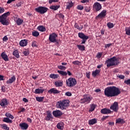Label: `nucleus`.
I'll return each mask as SVG.
<instances>
[{
	"label": "nucleus",
	"mask_w": 130,
	"mask_h": 130,
	"mask_svg": "<svg viewBox=\"0 0 130 130\" xmlns=\"http://www.w3.org/2000/svg\"><path fill=\"white\" fill-rule=\"evenodd\" d=\"M70 105V101L63 100L62 101H59L56 103V108H59L61 110H66L67 107H69Z\"/></svg>",
	"instance_id": "obj_1"
},
{
	"label": "nucleus",
	"mask_w": 130,
	"mask_h": 130,
	"mask_svg": "<svg viewBox=\"0 0 130 130\" xmlns=\"http://www.w3.org/2000/svg\"><path fill=\"white\" fill-rule=\"evenodd\" d=\"M10 15H11V13L10 12H7L0 16V23H1L2 25L6 26L9 25V21L7 20V18H8V16H10Z\"/></svg>",
	"instance_id": "obj_2"
},
{
	"label": "nucleus",
	"mask_w": 130,
	"mask_h": 130,
	"mask_svg": "<svg viewBox=\"0 0 130 130\" xmlns=\"http://www.w3.org/2000/svg\"><path fill=\"white\" fill-rule=\"evenodd\" d=\"M105 96L107 97H114V86H109L105 89Z\"/></svg>",
	"instance_id": "obj_3"
},
{
	"label": "nucleus",
	"mask_w": 130,
	"mask_h": 130,
	"mask_svg": "<svg viewBox=\"0 0 130 130\" xmlns=\"http://www.w3.org/2000/svg\"><path fill=\"white\" fill-rule=\"evenodd\" d=\"M58 37L57 34L53 32L49 35V41L52 43H56V45L57 46V45H59V42L57 39Z\"/></svg>",
	"instance_id": "obj_4"
},
{
	"label": "nucleus",
	"mask_w": 130,
	"mask_h": 130,
	"mask_svg": "<svg viewBox=\"0 0 130 130\" xmlns=\"http://www.w3.org/2000/svg\"><path fill=\"white\" fill-rule=\"evenodd\" d=\"M93 99V98L89 95L86 94L83 96V98L80 100V103L85 104H89L90 102H91V100Z\"/></svg>",
	"instance_id": "obj_5"
},
{
	"label": "nucleus",
	"mask_w": 130,
	"mask_h": 130,
	"mask_svg": "<svg viewBox=\"0 0 130 130\" xmlns=\"http://www.w3.org/2000/svg\"><path fill=\"white\" fill-rule=\"evenodd\" d=\"M66 85L68 87H74L77 85V80L75 78L70 77L66 80Z\"/></svg>",
	"instance_id": "obj_6"
},
{
	"label": "nucleus",
	"mask_w": 130,
	"mask_h": 130,
	"mask_svg": "<svg viewBox=\"0 0 130 130\" xmlns=\"http://www.w3.org/2000/svg\"><path fill=\"white\" fill-rule=\"evenodd\" d=\"M35 11H36L37 13H39L40 14L43 15V14H45V13L47 12V11H48V8L43 6H40L35 8Z\"/></svg>",
	"instance_id": "obj_7"
},
{
	"label": "nucleus",
	"mask_w": 130,
	"mask_h": 130,
	"mask_svg": "<svg viewBox=\"0 0 130 130\" xmlns=\"http://www.w3.org/2000/svg\"><path fill=\"white\" fill-rule=\"evenodd\" d=\"M105 64H106L107 68H111L114 66V56L110 58H108L105 62Z\"/></svg>",
	"instance_id": "obj_8"
},
{
	"label": "nucleus",
	"mask_w": 130,
	"mask_h": 130,
	"mask_svg": "<svg viewBox=\"0 0 130 130\" xmlns=\"http://www.w3.org/2000/svg\"><path fill=\"white\" fill-rule=\"evenodd\" d=\"M78 37L80 38V39L82 40L81 44H85L86 43V41L89 39V36H86L85 34L83 32H79Z\"/></svg>",
	"instance_id": "obj_9"
},
{
	"label": "nucleus",
	"mask_w": 130,
	"mask_h": 130,
	"mask_svg": "<svg viewBox=\"0 0 130 130\" xmlns=\"http://www.w3.org/2000/svg\"><path fill=\"white\" fill-rule=\"evenodd\" d=\"M102 9L101 4L98 2L95 3L93 5V10L95 12H99Z\"/></svg>",
	"instance_id": "obj_10"
},
{
	"label": "nucleus",
	"mask_w": 130,
	"mask_h": 130,
	"mask_svg": "<svg viewBox=\"0 0 130 130\" xmlns=\"http://www.w3.org/2000/svg\"><path fill=\"white\" fill-rule=\"evenodd\" d=\"M52 114L54 117L59 118V117L62 115L63 113L61 111L59 110H56L52 112Z\"/></svg>",
	"instance_id": "obj_11"
},
{
	"label": "nucleus",
	"mask_w": 130,
	"mask_h": 130,
	"mask_svg": "<svg viewBox=\"0 0 130 130\" xmlns=\"http://www.w3.org/2000/svg\"><path fill=\"white\" fill-rule=\"evenodd\" d=\"M107 11L105 10H103L98 16L95 17V19L98 20V19H102L103 18H105L107 15Z\"/></svg>",
	"instance_id": "obj_12"
},
{
	"label": "nucleus",
	"mask_w": 130,
	"mask_h": 130,
	"mask_svg": "<svg viewBox=\"0 0 130 130\" xmlns=\"http://www.w3.org/2000/svg\"><path fill=\"white\" fill-rule=\"evenodd\" d=\"M53 117L52 116V113H51V111H48L47 116L45 118V120L49 121V120H51V119H53Z\"/></svg>",
	"instance_id": "obj_13"
},
{
	"label": "nucleus",
	"mask_w": 130,
	"mask_h": 130,
	"mask_svg": "<svg viewBox=\"0 0 130 130\" xmlns=\"http://www.w3.org/2000/svg\"><path fill=\"white\" fill-rule=\"evenodd\" d=\"M8 104H9V103L8 102V100L7 99H3L0 101L1 106L4 108H5L6 106L8 105Z\"/></svg>",
	"instance_id": "obj_14"
},
{
	"label": "nucleus",
	"mask_w": 130,
	"mask_h": 130,
	"mask_svg": "<svg viewBox=\"0 0 130 130\" xmlns=\"http://www.w3.org/2000/svg\"><path fill=\"white\" fill-rule=\"evenodd\" d=\"M48 92L49 93V94H59V93H60V91H59V90H57V89H56V88H52L50 89L48 91Z\"/></svg>",
	"instance_id": "obj_15"
},
{
	"label": "nucleus",
	"mask_w": 130,
	"mask_h": 130,
	"mask_svg": "<svg viewBox=\"0 0 130 130\" xmlns=\"http://www.w3.org/2000/svg\"><path fill=\"white\" fill-rule=\"evenodd\" d=\"M27 45H28V40L27 39L22 40L19 42V45L20 46H21V47H24L25 46H27Z\"/></svg>",
	"instance_id": "obj_16"
},
{
	"label": "nucleus",
	"mask_w": 130,
	"mask_h": 130,
	"mask_svg": "<svg viewBox=\"0 0 130 130\" xmlns=\"http://www.w3.org/2000/svg\"><path fill=\"white\" fill-rule=\"evenodd\" d=\"M19 126L20 127L21 129L22 130H26L28 129L29 125L28 124L23 122L19 124Z\"/></svg>",
	"instance_id": "obj_17"
},
{
	"label": "nucleus",
	"mask_w": 130,
	"mask_h": 130,
	"mask_svg": "<svg viewBox=\"0 0 130 130\" xmlns=\"http://www.w3.org/2000/svg\"><path fill=\"white\" fill-rule=\"evenodd\" d=\"M15 82H16V77L15 76H13L11 78L7 81L6 83L9 85L10 84H13Z\"/></svg>",
	"instance_id": "obj_18"
},
{
	"label": "nucleus",
	"mask_w": 130,
	"mask_h": 130,
	"mask_svg": "<svg viewBox=\"0 0 130 130\" xmlns=\"http://www.w3.org/2000/svg\"><path fill=\"white\" fill-rule=\"evenodd\" d=\"M101 113H102V114H109L111 113V110L107 108H104L101 110Z\"/></svg>",
	"instance_id": "obj_19"
},
{
	"label": "nucleus",
	"mask_w": 130,
	"mask_h": 130,
	"mask_svg": "<svg viewBox=\"0 0 130 130\" xmlns=\"http://www.w3.org/2000/svg\"><path fill=\"white\" fill-rule=\"evenodd\" d=\"M100 72H101V70L96 69L95 71H93L92 73V76L93 77V78H96L97 76H99L100 75Z\"/></svg>",
	"instance_id": "obj_20"
},
{
	"label": "nucleus",
	"mask_w": 130,
	"mask_h": 130,
	"mask_svg": "<svg viewBox=\"0 0 130 130\" xmlns=\"http://www.w3.org/2000/svg\"><path fill=\"white\" fill-rule=\"evenodd\" d=\"M1 56L5 61H9V57H8V55L6 54V52H2L1 54Z\"/></svg>",
	"instance_id": "obj_21"
},
{
	"label": "nucleus",
	"mask_w": 130,
	"mask_h": 130,
	"mask_svg": "<svg viewBox=\"0 0 130 130\" xmlns=\"http://www.w3.org/2000/svg\"><path fill=\"white\" fill-rule=\"evenodd\" d=\"M121 93V91H120V89L119 88L114 87V96H118L119 94Z\"/></svg>",
	"instance_id": "obj_22"
},
{
	"label": "nucleus",
	"mask_w": 130,
	"mask_h": 130,
	"mask_svg": "<svg viewBox=\"0 0 130 130\" xmlns=\"http://www.w3.org/2000/svg\"><path fill=\"white\" fill-rule=\"evenodd\" d=\"M73 7H74V3L72 1L67 3L66 7L67 10H70Z\"/></svg>",
	"instance_id": "obj_23"
},
{
	"label": "nucleus",
	"mask_w": 130,
	"mask_h": 130,
	"mask_svg": "<svg viewBox=\"0 0 130 130\" xmlns=\"http://www.w3.org/2000/svg\"><path fill=\"white\" fill-rule=\"evenodd\" d=\"M75 28H76L78 30H79V31H81V30H83V25H82L81 23L80 24V26H79V24L76 23L74 25Z\"/></svg>",
	"instance_id": "obj_24"
},
{
	"label": "nucleus",
	"mask_w": 130,
	"mask_h": 130,
	"mask_svg": "<svg viewBox=\"0 0 130 130\" xmlns=\"http://www.w3.org/2000/svg\"><path fill=\"white\" fill-rule=\"evenodd\" d=\"M13 55L15 56L16 58H20V54L19 53V51L18 50H15L13 52Z\"/></svg>",
	"instance_id": "obj_25"
},
{
	"label": "nucleus",
	"mask_w": 130,
	"mask_h": 130,
	"mask_svg": "<svg viewBox=\"0 0 130 130\" xmlns=\"http://www.w3.org/2000/svg\"><path fill=\"white\" fill-rule=\"evenodd\" d=\"M37 29L41 32H45L46 31V28L43 25H40L38 26Z\"/></svg>",
	"instance_id": "obj_26"
},
{
	"label": "nucleus",
	"mask_w": 130,
	"mask_h": 130,
	"mask_svg": "<svg viewBox=\"0 0 130 130\" xmlns=\"http://www.w3.org/2000/svg\"><path fill=\"white\" fill-rule=\"evenodd\" d=\"M95 123H97V119L95 118L91 119L88 121V124H90V125H93Z\"/></svg>",
	"instance_id": "obj_27"
},
{
	"label": "nucleus",
	"mask_w": 130,
	"mask_h": 130,
	"mask_svg": "<svg viewBox=\"0 0 130 130\" xmlns=\"http://www.w3.org/2000/svg\"><path fill=\"white\" fill-rule=\"evenodd\" d=\"M44 92V89L37 88L35 89L34 93L35 94H42Z\"/></svg>",
	"instance_id": "obj_28"
},
{
	"label": "nucleus",
	"mask_w": 130,
	"mask_h": 130,
	"mask_svg": "<svg viewBox=\"0 0 130 130\" xmlns=\"http://www.w3.org/2000/svg\"><path fill=\"white\" fill-rule=\"evenodd\" d=\"M62 81L61 80H58L55 82V86H56V87H61L62 86Z\"/></svg>",
	"instance_id": "obj_29"
},
{
	"label": "nucleus",
	"mask_w": 130,
	"mask_h": 130,
	"mask_svg": "<svg viewBox=\"0 0 130 130\" xmlns=\"http://www.w3.org/2000/svg\"><path fill=\"white\" fill-rule=\"evenodd\" d=\"M3 121L4 122H6L7 123H13V120L7 117L4 118Z\"/></svg>",
	"instance_id": "obj_30"
},
{
	"label": "nucleus",
	"mask_w": 130,
	"mask_h": 130,
	"mask_svg": "<svg viewBox=\"0 0 130 130\" xmlns=\"http://www.w3.org/2000/svg\"><path fill=\"white\" fill-rule=\"evenodd\" d=\"M57 128L58 129H63V122H61L57 124Z\"/></svg>",
	"instance_id": "obj_31"
},
{
	"label": "nucleus",
	"mask_w": 130,
	"mask_h": 130,
	"mask_svg": "<svg viewBox=\"0 0 130 130\" xmlns=\"http://www.w3.org/2000/svg\"><path fill=\"white\" fill-rule=\"evenodd\" d=\"M120 59L119 58L114 57V66H118L120 63Z\"/></svg>",
	"instance_id": "obj_32"
},
{
	"label": "nucleus",
	"mask_w": 130,
	"mask_h": 130,
	"mask_svg": "<svg viewBox=\"0 0 130 130\" xmlns=\"http://www.w3.org/2000/svg\"><path fill=\"white\" fill-rule=\"evenodd\" d=\"M60 7V6L59 5H56V6L52 5L50 7V9H51V10H53L54 11H56L58 10V9H59Z\"/></svg>",
	"instance_id": "obj_33"
},
{
	"label": "nucleus",
	"mask_w": 130,
	"mask_h": 130,
	"mask_svg": "<svg viewBox=\"0 0 130 130\" xmlns=\"http://www.w3.org/2000/svg\"><path fill=\"white\" fill-rule=\"evenodd\" d=\"M57 73H58V74H59V75H61V76H68V73L65 71L58 70Z\"/></svg>",
	"instance_id": "obj_34"
},
{
	"label": "nucleus",
	"mask_w": 130,
	"mask_h": 130,
	"mask_svg": "<svg viewBox=\"0 0 130 130\" xmlns=\"http://www.w3.org/2000/svg\"><path fill=\"white\" fill-rule=\"evenodd\" d=\"M0 125H1V128H3V129H5V130L10 129V127H9L6 124H1Z\"/></svg>",
	"instance_id": "obj_35"
},
{
	"label": "nucleus",
	"mask_w": 130,
	"mask_h": 130,
	"mask_svg": "<svg viewBox=\"0 0 130 130\" xmlns=\"http://www.w3.org/2000/svg\"><path fill=\"white\" fill-rule=\"evenodd\" d=\"M29 49H25V50L22 52V54H24V56H28L29 55Z\"/></svg>",
	"instance_id": "obj_36"
},
{
	"label": "nucleus",
	"mask_w": 130,
	"mask_h": 130,
	"mask_svg": "<svg viewBox=\"0 0 130 130\" xmlns=\"http://www.w3.org/2000/svg\"><path fill=\"white\" fill-rule=\"evenodd\" d=\"M77 46L78 49L81 50V51H84V50H85V46L82 45H77Z\"/></svg>",
	"instance_id": "obj_37"
},
{
	"label": "nucleus",
	"mask_w": 130,
	"mask_h": 130,
	"mask_svg": "<svg viewBox=\"0 0 130 130\" xmlns=\"http://www.w3.org/2000/svg\"><path fill=\"white\" fill-rule=\"evenodd\" d=\"M118 103L117 102H114V111L115 112H117L118 111Z\"/></svg>",
	"instance_id": "obj_38"
},
{
	"label": "nucleus",
	"mask_w": 130,
	"mask_h": 130,
	"mask_svg": "<svg viewBox=\"0 0 130 130\" xmlns=\"http://www.w3.org/2000/svg\"><path fill=\"white\" fill-rule=\"evenodd\" d=\"M5 116L8 118H11V119H14V116H13L11 113L7 112L5 114Z\"/></svg>",
	"instance_id": "obj_39"
},
{
	"label": "nucleus",
	"mask_w": 130,
	"mask_h": 130,
	"mask_svg": "<svg viewBox=\"0 0 130 130\" xmlns=\"http://www.w3.org/2000/svg\"><path fill=\"white\" fill-rule=\"evenodd\" d=\"M125 35L130 36V26L125 28Z\"/></svg>",
	"instance_id": "obj_40"
},
{
	"label": "nucleus",
	"mask_w": 130,
	"mask_h": 130,
	"mask_svg": "<svg viewBox=\"0 0 130 130\" xmlns=\"http://www.w3.org/2000/svg\"><path fill=\"white\" fill-rule=\"evenodd\" d=\"M23 23V20L21 19L20 18H18L16 20V24L18 26H20V25H22Z\"/></svg>",
	"instance_id": "obj_41"
},
{
	"label": "nucleus",
	"mask_w": 130,
	"mask_h": 130,
	"mask_svg": "<svg viewBox=\"0 0 130 130\" xmlns=\"http://www.w3.org/2000/svg\"><path fill=\"white\" fill-rule=\"evenodd\" d=\"M58 77L59 76L58 74H52L50 75V78H51V79H57Z\"/></svg>",
	"instance_id": "obj_42"
},
{
	"label": "nucleus",
	"mask_w": 130,
	"mask_h": 130,
	"mask_svg": "<svg viewBox=\"0 0 130 130\" xmlns=\"http://www.w3.org/2000/svg\"><path fill=\"white\" fill-rule=\"evenodd\" d=\"M36 99L37 101L38 102H43V99H44V97L42 96H40V97H36Z\"/></svg>",
	"instance_id": "obj_43"
},
{
	"label": "nucleus",
	"mask_w": 130,
	"mask_h": 130,
	"mask_svg": "<svg viewBox=\"0 0 130 130\" xmlns=\"http://www.w3.org/2000/svg\"><path fill=\"white\" fill-rule=\"evenodd\" d=\"M32 35L34 37H38V36L39 35V32H38L36 30H35L32 32Z\"/></svg>",
	"instance_id": "obj_44"
},
{
	"label": "nucleus",
	"mask_w": 130,
	"mask_h": 130,
	"mask_svg": "<svg viewBox=\"0 0 130 130\" xmlns=\"http://www.w3.org/2000/svg\"><path fill=\"white\" fill-rule=\"evenodd\" d=\"M95 110V105L94 104H91L90 106V108L89 109V112H92Z\"/></svg>",
	"instance_id": "obj_45"
},
{
	"label": "nucleus",
	"mask_w": 130,
	"mask_h": 130,
	"mask_svg": "<svg viewBox=\"0 0 130 130\" xmlns=\"http://www.w3.org/2000/svg\"><path fill=\"white\" fill-rule=\"evenodd\" d=\"M125 122L122 119H118L116 120V123H124Z\"/></svg>",
	"instance_id": "obj_46"
},
{
	"label": "nucleus",
	"mask_w": 130,
	"mask_h": 130,
	"mask_svg": "<svg viewBox=\"0 0 130 130\" xmlns=\"http://www.w3.org/2000/svg\"><path fill=\"white\" fill-rule=\"evenodd\" d=\"M107 26L108 27V28H109V29H111V28H113V27H114V24L111 22H108L107 24Z\"/></svg>",
	"instance_id": "obj_47"
},
{
	"label": "nucleus",
	"mask_w": 130,
	"mask_h": 130,
	"mask_svg": "<svg viewBox=\"0 0 130 130\" xmlns=\"http://www.w3.org/2000/svg\"><path fill=\"white\" fill-rule=\"evenodd\" d=\"M84 9L85 12H86L87 13H89L91 11V7L90 6H85Z\"/></svg>",
	"instance_id": "obj_48"
},
{
	"label": "nucleus",
	"mask_w": 130,
	"mask_h": 130,
	"mask_svg": "<svg viewBox=\"0 0 130 130\" xmlns=\"http://www.w3.org/2000/svg\"><path fill=\"white\" fill-rule=\"evenodd\" d=\"M31 46L32 47H38V45H37V42H36V41H32Z\"/></svg>",
	"instance_id": "obj_49"
},
{
	"label": "nucleus",
	"mask_w": 130,
	"mask_h": 130,
	"mask_svg": "<svg viewBox=\"0 0 130 130\" xmlns=\"http://www.w3.org/2000/svg\"><path fill=\"white\" fill-rule=\"evenodd\" d=\"M76 9L77 10H79L80 11H82V10H84V6H82L81 5L77 6Z\"/></svg>",
	"instance_id": "obj_50"
},
{
	"label": "nucleus",
	"mask_w": 130,
	"mask_h": 130,
	"mask_svg": "<svg viewBox=\"0 0 130 130\" xmlns=\"http://www.w3.org/2000/svg\"><path fill=\"white\" fill-rule=\"evenodd\" d=\"M72 63L73 64L76 65V66H79V64H80V63H81V62L80 61H78V60H76V61H73Z\"/></svg>",
	"instance_id": "obj_51"
},
{
	"label": "nucleus",
	"mask_w": 130,
	"mask_h": 130,
	"mask_svg": "<svg viewBox=\"0 0 130 130\" xmlns=\"http://www.w3.org/2000/svg\"><path fill=\"white\" fill-rule=\"evenodd\" d=\"M102 56V53L101 52H99L97 53L96 57H97V58H101V57Z\"/></svg>",
	"instance_id": "obj_52"
},
{
	"label": "nucleus",
	"mask_w": 130,
	"mask_h": 130,
	"mask_svg": "<svg viewBox=\"0 0 130 130\" xmlns=\"http://www.w3.org/2000/svg\"><path fill=\"white\" fill-rule=\"evenodd\" d=\"M58 68L59 69V70H66V69H67V68H66V67L63 66H58Z\"/></svg>",
	"instance_id": "obj_53"
},
{
	"label": "nucleus",
	"mask_w": 130,
	"mask_h": 130,
	"mask_svg": "<svg viewBox=\"0 0 130 130\" xmlns=\"http://www.w3.org/2000/svg\"><path fill=\"white\" fill-rule=\"evenodd\" d=\"M59 0H49V4H52V3H57Z\"/></svg>",
	"instance_id": "obj_54"
},
{
	"label": "nucleus",
	"mask_w": 130,
	"mask_h": 130,
	"mask_svg": "<svg viewBox=\"0 0 130 130\" xmlns=\"http://www.w3.org/2000/svg\"><path fill=\"white\" fill-rule=\"evenodd\" d=\"M8 40H9V39L8 38V37H7V36H5L3 38V41H4V42H6V41H8Z\"/></svg>",
	"instance_id": "obj_55"
},
{
	"label": "nucleus",
	"mask_w": 130,
	"mask_h": 130,
	"mask_svg": "<svg viewBox=\"0 0 130 130\" xmlns=\"http://www.w3.org/2000/svg\"><path fill=\"white\" fill-rule=\"evenodd\" d=\"M65 95L68 96L69 97H70V96H72V93L71 92L68 91V92H66Z\"/></svg>",
	"instance_id": "obj_56"
},
{
	"label": "nucleus",
	"mask_w": 130,
	"mask_h": 130,
	"mask_svg": "<svg viewBox=\"0 0 130 130\" xmlns=\"http://www.w3.org/2000/svg\"><path fill=\"white\" fill-rule=\"evenodd\" d=\"M124 83L126 85H130V79H128L127 80H125Z\"/></svg>",
	"instance_id": "obj_57"
},
{
	"label": "nucleus",
	"mask_w": 130,
	"mask_h": 130,
	"mask_svg": "<svg viewBox=\"0 0 130 130\" xmlns=\"http://www.w3.org/2000/svg\"><path fill=\"white\" fill-rule=\"evenodd\" d=\"M5 12V9L3 7H0V14H3Z\"/></svg>",
	"instance_id": "obj_58"
},
{
	"label": "nucleus",
	"mask_w": 130,
	"mask_h": 130,
	"mask_svg": "<svg viewBox=\"0 0 130 130\" xmlns=\"http://www.w3.org/2000/svg\"><path fill=\"white\" fill-rule=\"evenodd\" d=\"M110 46H111V44H108L105 45V48H109Z\"/></svg>",
	"instance_id": "obj_59"
},
{
	"label": "nucleus",
	"mask_w": 130,
	"mask_h": 130,
	"mask_svg": "<svg viewBox=\"0 0 130 130\" xmlns=\"http://www.w3.org/2000/svg\"><path fill=\"white\" fill-rule=\"evenodd\" d=\"M89 0H82L81 3H82V4H85L86 3H89Z\"/></svg>",
	"instance_id": "obj_60"
},
{
	"label": "nucleus",
	"mask_w": 130,
	"mask_h": 130,
	"mask_svg": "<svg viewBox=\"0 0 130 130\" xmlns=\"http://www.w3.org/2000/svg\"><path fill=\"white\" fill-rule=\"evenodd\" d=\"M118 78H119V79H121L122 80H123V79H124V75H119L118 76H117Z\"/></svg>",
	"instance_id": "obj_61"
},
{
	"label": "nucleus",
	"mask_w": 130,
	"mask_h": 130,
	"mask_svg": "<svg viewBox=\"0 0 130 130\" xmlns=\"http://www.w3.org/2000/svg\"><path fill=\"white\" fill-rule=\"evenodd\" d=\"M110 109H111L114 111V103L112 104V105L111 106Z\"/></svg>",
	"instance_id": "obj_62"
},
{
	"label": "nucleus",
	"mask_w": 130,
	"mask_h": 130,
	"mask_svg": "<svg viewBox=\"0 0 130 130\" xmlns=\"http://www.w3.org/2000/svg\"><path fill=\"white\" fill-rule=\"evenodd\" d=\"M90 72L86 73V78H87V79H90Z\"/></svg>",
	"instance_id": "obj_63"
},
{
	"label": "nucleus",
	"mask_w": 130,
	"mask_h": 130,
	"mask_svg": "<svg viewBox=\"0 0 130 130\" xmlns=\"http://www.w3.org/2000/svg\"><path fill=\"white\" fill-rule=\"evenodd\" d=\"M22 101H23V102H25L26 103L28 102V99L24 98L22 99Z\"/></svg>",
	"instance_id": "obj_64"
}]
</instances>
